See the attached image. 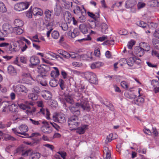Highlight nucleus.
<instances>
[{
  "label": "nucleus",
  "instance_id": "nucleus-34",
  "mask_svg": "<svg viewBox=\"0 0 159 159\" xmlns=\"http://www.w3.org/2000/svg\"><path fill=\"white\" fill-rule=\"evenodd\" d=\"M19 129L21 132L20 133L26 132L28 130V126L24 124H22L20 126Z\"/></svg>",
  "mask_w": 159,
  "mask_h": 159
},
{
  "label": "nucleus",
  "instance_id": "nucleus-63",
  "mask_svg": "<svg viewBox=\"0 0 159 159\" xmlns=\"http://www.w3.org/2000/svg\"><path fill=\"white\" fill-rule=\"evenodd\" d=\"M134 100L136 101L137 102H139L141 103H143L144 102V99L142 97H140V95H139L138 97V98H135L134 99Z\"/></svg>",
  "mask_w": 159,
  "mask_h": 159
},
{
  "label": "nucleus",
  "instance_id": "nucleus-62",
  "mask_svg": "<svg viewBox=\"0 0 159 159\" xmlns=\"http://www.w3.org/2000/svg\"><path fill=\"white\" fill-rule=\"evenodd\" d=\"M145 4L142 2H139L137 4V7L138 9H140L145 7Z\"/></svg>",
  "mask_w": 159,
  "mask_h": 159
},
{
  "label": "nucleus",
  "instance_id": "nucleus-48",
  "mask_svg": "<svg viewBox=\"0 0 159 159\" xmlns=\"http://www.w3.org/2000/svg\"><path fill=\"white\" fill-rule=\"evenodd\" d=\"M60 27L64 31H66L68 29V26L66 23H63L60 24Z\"/></svg>",
  "mask_w": 159,
  "mask_h": 159
},
{
  "label": "nucleus",
  "instance_id": "nucleus-59",
  "mask_svg": "<svg viewBox=\"0 0 159 159\" xmlns=\"http://www.w3.org/2000/svg\"><path fill=\"white\" fill-rule=\"evenodd\" d=\"M4 138L6 140H11L12 141H14L16 140V139L15 138L10 135H8L7 136H6Z\"/></svg>",
  "mask_w": 159,
  "mask_h": 159
},
{
  "label": "nucleus",
  "instance_id": "nucleus-32",
  "mask_svg": "<svg viewBox=\"0 0 159 159\" xmlns=\"http://www.w3.org/2000/svg\"><path fill=\"white\" fill-rule=\"evenodd\" d=\"M79 28L81 31L84 34L88 32V29L86 25L84 24H81L79 26Z\"/></svg>",
  "mask_w": 159,
  "mask_h": 159
},
{
  "label": "nucleus",
  "instance_id": "nucleus-17",
  "mask_svg": "<svg viewBox=\"0 0 159 159\" xmlns=\"http://www.w3.org/2000/svg\"><path fill=\"white\" fill-rule=\"evenodd\" d=\"M30 61L31 65L33 66H35L40 63L39 58L36 56H33L30 58Z\"/></svg>",
  "mask_w": 159,
  "mask_h": 159
},
{
  "label": "nucleus",
  "instance_id": "nucleus-36",
  "mask_svg": "<svg viewBox=\"0 0 159 159\" xmlns=\"http://www.w3.org/2000/svg\"><path fill=\"white\" fill-rule=\"evenodd\" d=\"M87 13L88 15L89 16L93 19H96L97 18L99 17L100 16L99 11L98 12L96 13V14H94L93 13L89 11Z\"/></svg>",
  "mask_w": 159,
  "mask_h": 159
},
{
  "label": "nucleus",
  "instance_id": "nucleus-61",
  "mask_svg": "<svg viewBox=\"0 0 159 159\" xmlns=\"http://www.w3.org/2000/svg\"><path fill=\"white\" fill-rule=\"evenodd\" d=\"M128 33V31L125 29H121L119 30V33L122 35H125Z\"/></svg>",
  "mask_w": 159,
  "mask_h": 159
},
{
  "label": "nucleus",
  "instance_id": "nucleus-19",
  "mask_svg": "<svg viewBox=\"0 0 159 159\" xmlns=\"http://www.w3.org/2000/svg\"><path fill=\"white\" fill-rule=\"evenodd\" d=\"M88 125H82L81 127H77L76 130V132L80 134H84L85 132V130L87 129L88 128Z\"/></svg>",
  "mask_w": 159,
  "mask_h": 159
},
{
  "label": "nucleus",
  "instance_id": "nucleus-37",
  "mask_svg": "<svg viewBox=\"0 0 159 159\" xmlns=\"http://www.w3.org/2000/svg\"><path fill=\"white\" fill-rule=\"evenodd\" d=\"M28 98L29 99L34 101L36 100L38 98V96L37 94L33 93L29 94Z\"/></svg>",
  "mask_w": 159,
  "mask_h": 159
},
{
  "label": "nucleus",
  "instance_id": "nucleus-60",
  "mask_svg": "<svg viewBox=\"0 0 159 159\" xmlns=\"http://www.w3.org/2000/svg\"><path fill=\"white\" fill-rule=\"evenodd\" d=\"M121 86L124 89H128L129 86L127 83L125 81H122L121 82Z\"/></svg>",
  "mask_w": 159,
  "mask_h": 159
},
{
  "label": "nucleus",
  "instance_id": "nucleus-26",
  "mask_svg": "<svg viewBox=\"0 0 159 159\" xmlns=\"http://www.w3.org/2000/svg\"><path fill=\"white\" fill-rule=\"evenodd\" d=\"M42 96L46 100H49L52 97L51 93L48 91H45L42 94Z\"/></svg>",
  "mask_w": 159,
  "mask_h": 159
},
{
  "label": "nucleus",
  "instance_id": "nucleus-47",
  "mask_svg": "<svg viewBox=\"0 0 159 159\" xmlns=\"http://www.w3.org/2000/svg\"><path fill=\"white\" fill-rule=\"evenodd\" d=\"M22 76L24 77L30 79L31 80H34V79L32 77L30 74L29 73H23L22 74Z\"/></svg>",
  "mask_w": 159,
  "mask_h": 159
},
{
  "label": "nucleus",
  "instance_id": "nucleus-55",
  "mask_svg": "<svg viewBox=\"0 0 159 159\" xmlns=\"http://www.w3.org/2000/svg\"><path fill=\"white\" fill-rule=\"evenodd\" d=\"M79 34V32L78 31L77 29H74L73 31L71 33V36L74 38L77 35Z\"/></svg>",
  "mask_w": 159,
  "mask_h": 159
},
{
  "label": "nucleus",
  "instance_id": "nucleus-10",
  "mask_svg": "<svg viewBox=\"0 0 159 159\" xmlns=\"http://www.w3.org/2000/svg\"><path fill=\"white\" fill-rule=\"evenodd\" d=\"M43 66H44V67L41 66L40 67L39 69V73L40 74V75L42 77L47 76V73L48 71V68L49 69L48 67L46 65L43 64Z\"/></svg>",
  "mask_w": 159,
  "mask_h": 159
},
{
  "label": "nucleus",
  "instance_id": "nucleus-21",
  "mask_svg": "<svg viewBox=\"0 0 159 159\" xmlns=\"http://www.w3.org/2000/svg\"><path fill=\"white\" fill-rule=\"evenodd\" d=\"M52 11L48 9H47L45 10L44 12V19L46 21L48 22L50 21L52 16Z\"/></svg>",
  "mask_w": 159,
  "mask_h": 159
},
{
  "label": "nucleus",
  "instance_id": "nucleus-50",
  "mask_svg": "<svg viewBox=\"0 0 159 159\" xmlns=\"http://www.w3.org/2000/svg\"><path fill=\"white\" fill-rule=\"evenodd\" d=\"M136 42L134 40H131L129 41L127 45L128 48L129 49L132 48L133 46L135 44Z\"/></svg>",
  "mask_w": 159,
  "mask_h": 159
},
{
  "label": "nucleus",
  "instance_id": "nucleus-6",
  "mask_svg": "<svg viewBox=\"0 0 159 159\" xmlns=\"http://www.w3.org/2000/svg\"><path fill=\"white\" fill-rule=\"evenodd\" d=\"M42 124H44V125L41 128V130L44 133L48 134L52 131V127L49 126V124L47 121L43 120L42 121Z\"/></svg>",
  "mask_w": 159,
  "mask_h": 159
},
{
  "label": "nucleus",
  "instance_id": "nucleus-52",
  "mask_svg": "<svg viewBox=\"0 0 159 159\" xmlns=\"http://www.w3.org/2000/svg\"><path fill=\"white\" fill-rule=\"evenodd\" d=\"M114 43V40H105L102 44L110 46L111 45H113Z\"/></svg>",
  "mask_w": 159,
  "mask_h": 159
},
{
  "label": "nucleus",
  "instance_id": "nucleus-7",
  "mask_svg": "<svg viewBox=\"0 0 159 159\" xmlns=\"http://www.w3.org/2000/svg\"><path fill=\"white\" fill-rule=\"evenodd\" d=\"M53 120L56 122L62 124L64 123L66 120L64 114L58 113L55 116H53Z\"/></svg>",
  "mask_w": 159,
  "mask_h": 159
},
{
  "label": "nucleus",
  "instance_id": "nucleus-54",
  "mask_svg": "<svg viewBox=\"0 0 159 159\" xmlns=\"http://www.w3.org/2000/svg\"><path fill=\"white\" fill-rule=\"evenodd\" d=\"M32 90L33 93L36 94L39 93L41 91L39 88L38 87H35L32 89Z\"/></svg>",
  "mask_w": 159,
  "mask_h": 159
},
{
  "label": "nucleus",
  "instance_id": "nucleus-25",
  "mask_svg": "<svg viewBox=\"0 0 159 159\" xmlns=\"http://www.w3.org/2000/svg\"><path fill=\"white\" fill-rule=\"evenodd\" d=\"M32 138V139L33 140L32 142L26 143L27 144L30 145L36 144L39 143L41 140V139L39 137H35Z\"/></svg>",
  "mask_w": 159,
  "mask_h": 159
},
{
  "label": "nucleus",
  "instance_id": "nucleus-11",
  "mask_svg": "<svg viewBox=\"0 0 159 159\" xmlns=\"http://www.w3.org/2000/svg\"><path fill=\"white\" fill-rule=\"evenodd\" d=\"M73 11L74 13L77 14H78L80 13L83 15L86 14V11L83 6H82V7L81 8L79 6H76Z\"/></svg>",
  "mask_w": 159,
  "mask_h": 159
},
{
  "label": "nucleus",
  "instance_id": "nucleus-22",
  "mask_svg": "<svg viewBox=\"0 0 159 159\" xmlns=\"http://www.w3.org/2000/svg\"><path fill=\"white\" fill-rule=\"evenodd\" d=\"M8 73L10 75L15 76L16 75V70L11 65H9L7 68Z\"/></svg>",
  "mask_w": 159,
  "mask_h": 159
},
{
  "label": "nucleus",
  "instance_id": "nucleus-45",
  "mask_svg": "<svg viewBox=\"0 0 159 159\" xmlns=\"http://www.w3.org/2000/svg\"><path fill=\"white\" fill-rule=\"evenodd\" d=\"M58 84V83L57 82V80L55 79L51 80L49 82L50 85L52 87H56Z\"/></svg>",
  "mask_w": 159,
  "mask_h": 159
},
{
  "label": "nucleus",
  "instance_id": "nucleus-42",
  "mask_svg": "<svg viewBox=\"0 0 159 159\" xmlns=\"http://www.w3.org/2000/svg\"><path fill=\"white\" fill-rule=\"evenodd\" d=\"M51 36L53 39H57L59 36V34L58 31L54 30L52 32Z\"/></svg>",
  "mask_w": 159,
  "mask_h": 159
},
{
  "label": "nucleus",
  "instance_id": "nucleus-27",
  "mask_svg": "<svg viewBox=\"0 0 159 159\" xmlns=\"http://www.w3.org/2000/svg\"><path fill=\"white\" fill-rule=\"evenodd\" d=\"M15 27H21L24 25V22L19 19H16L14 21Z\"/></svg>",
  "mask_w": 159,
  "mask_h": 159
},
{
  "label": "nucleus",
  "instance_id": "nucleus-49",
  "mask_svg": "<svg viewBox=\"0 0 159 159\" xmlns=\"http://www.w3.org/2000/svg\"><path fill=\"white\" fill-rule=\"evenodd\" d=\"M29 120L33 124L35 125H40L41 124H42V121L41 120H39V121H36L34 120L31 118H30Z\"/></svg>",
  "mask_w": 159,
  "mask_h": 159
},
{
  "label": "nucleus",
  "instance_id": "nucleus-40",
  "mask_svg": "<svg viewBox=\"0 0 159 159\" xmlns=\"http://www.w3.org/2000/svg\"><path fill=\"white\" fill-rule=\"evenodd\" d=\"M7 11V8L4 3L0 2V12L2 13H4L6 12Z\"/></svg>",
  "mask_w": 159,
  "mask_h": 159
},
{
  "label": "nucleus",
  "instance_id": "nucleus-18",
  "mask_svg": "<svg viewBox=\"0 0 159 159\" xmlns=\"http://www.w3.org/2000/svg\"><path fill=\"white\" fill-rule=\"evenodd\" d=\"M32 11L33 14L35 16H42L43 14L42 10L37 7L34 8Z\"/></svg>",
  "mask_w": 159,
  "mask_h": 159
},
{
  "label": "nucleus",
  "instance_id": "nucleus-44",
  "mask_svg": "<svg viewBox=\"0 0 159 159\" xmlns=\"http://www.w3.org/2000/svg\"><path fill=\"white\" fill-rule=\"evenodd\" d=\"M21 45H24V42L21 41H20V43H19L18 45H17V46L16 48H13V49L14 51L15 52L18 51L21 48Z\"/></svg>",
  "mask_w": 159,
  "mask_h": 159
},
{
  "label": "nucleus",
  "instance_id": "nucleus-28",
  "mask_svg": "<svg viewBox=\"0 0 159 159\" xmlns=\"http://www.w3.org/2000/svg\"><path fill=\"white\" fill-rule=\"evenodd\" d=\"M56 53H53L51 51H48L46 52L45 54V57L46 58L49 59H52L53 58L55 59L56 57Z\"/></svg>",
  "mask_w": 159,
  "mask_h": 159
},
{
  "label": "nucleus",
  "instance_id": "nucleus-12",
  "mask_svg": "<svg viewBox=\"0 0 159 159\" xmlns=\"http://www.w3.org/2000/svg\"><path fill=\"white\" fill-rule=\"evenodd\" d=\"M8 103L7 107H8L10 111L13 112H16L18 111V106L16 104L14 103H11V102H7Z\"/></svg>",
  "mask_w": 159,
  "mask_h": 159
},
{
  "label": "nucleus",
  "instance_id": "nucleus-1",
  "mask_svg": "<svg viewBox=\"0 0 159 159\" xmlns=\"http://www.w3.org/2000/svg\"><path fill=\"white\" fill-rule=\"evenodd\" d=\"M81 108L84 111H89L91 109L89 102L86 100L82 99L79 102L76 103L75 106L69 107L70 112L74 115L73 116H78L80 114V108Z\"/></svg>",
  "mask_w": 159,
  "mask_h": 159
},
{
  "label": "nucleus",
  "instance_id": "nucleus-58",
  "mask_svg": "<svg viewBox=\"0 0 159 159\" xmlns=\"http://www.w3.org/2000/svg\"><path fill=\"white\" fill-rule=\"evenodd\" d=\"M50 123L52 126L56 129L58 131L60 129V127L56 123L53 122H50Z\"/></svg>",
  "mask_w": 159,
  "mask_h": 159
},
{
  "label": "nucleus",
  "instance_id": "nucleus-20",
  "mask_svg": "<svg viewBox=\"0 0 159 159\" xmlns=\"http://www.w3.org/2000/svg\"><path fill=\"white\" fill-rule=\"evenodd\" d=\"M72 17L70 13L68 11H66L64 14V18L65 22L70 23L72 21Z\"/></svg>",
  "mask_w": 159,
  "mask_h": 159
},
{
  "label": "nucleus",
  "instance_id": "nucleus-43",
  "mask_svg": "<svg viewBox=\"0 0 159 159\" xmlns=\"http://www.w3.org/2000/svg\"><path fill=\"white\" fill-rule=\"evenodd\" d=\"M14 30L15 33L18 34H20L23 32V30L21 27H15Z\"/></svg>",
  "mask_w": 159,
  "mask_h": 159
},
{
  "label": "nucleus",
  "instance_id": "nucleus-38",
  "mask_svg": "<svg viewBox=\"0 0 159 159\" xmlns=\"http://www.w3.org/2000/svg\"><path fill=\"white\" fill-rule=\"evenodd\" d=\"M25 149L24 147L22 146H20L16 150V152H15L16 153H18L19 154H21V153L24 151Z\"/></svg>",
  "mask_w": 159,
  "mask_h": 159
},
{
  "label": "nucleus",
  "instance_id": "nucleus-41",
  "mask_svg": "<svg viewBox=\"0 0 159 159\" xmlns=\"http://www.w3.org/2000/svg\"><path fill=\"white\" fill-rule=\"evenodd\" d=\"M137 25L143 28L146 27L148 26H149V25H148L146 23H145L142 21H140L137 23Z\"/></svg>",
  "mask_w": 159,
  "mask_h": 159
},
{
  "label": "nucleus",
  "instance_id": "nucleus-30",
  "mask_svg": "<svg viewBox=\"0 0 159 159\" xmlns=\"http://www.w3.org/2000/svg\"><path fill=\"white\" fill-rule=\"evenodd\" d=\"M41 157V154L38 152H32L30 156V159H39Z\"/></svg>",
  "mask_w": 159,
  "mask_h": 159
},
{
  "label": "nucleus",
  "instance_id": "nucleus-33",
  "mask_svg": "<svg viewBox=\"0 0 159 159\" xmlns=\"http://www.w3.org/2000/svg\"><path fill=\"white\" fill-rule=\"evenodd\" d=\"M63 99H64L67 103L69 104H72L73 103V100L70 96L67 95H65V98H63Z\"/></svg>",
  "mask_w": 159,
  "mask_h": 159
},
{
  "label": "nucleus",
  "instance_id": "nucleus-16",
  "mask_svg": "<svg viewBox=\"0 0 159 159\" xmlns=\"http://www.w3.org/2000/svg\"><path fill=\"white\" fill-rule=\"evenodd\" d=\"M137 3L136 0H127L125 3L126 8H129L133 7Z\"/></svg>",
  "mask_w": 159,
  "mask_h": 159
},
{
  "label": "nucleus",
  "instance_id": "nucleus-46",
  "mask_svg": "<svg viewBox=\"0 0 159 159\" xmlns=\"http://www.w3.org/2000/svg\"><path fill=\"white\" fill-rule=\"evenodd\" d=\"M72 4L71 2H69L67 1H65L64 2V5L66 9H69L70 7H72Z\"/></svg>",
  "mask_w": 159,
  "mask_h": 159
},
{
  "label": "nucleus",
  "instance_id": "nucleus-53",
  "mask_svg": "<svg viewBox=\"0 0 159 159\" xmlns=\"http://www.w3.org/2000/svg\"><path fill=\"white\" fill-rule=\"evenodd\" d=\"M33 42V45L34 48L37 49H39L40 48V46L34 43H40L41 40H32Z\"/></svg>",
  "mask_w": 159,
  "mask_h": 159
},
{
  "label": "nucleus",
  "instance_id": "nucleus-57",
  "mask_svg": "<svg viewBox=\"0 0 159 159\" xmlns=\"http://www.w3.org/2000/svg\"><path fill=\"white\" fill-rule=\"evenodd\" d=\"M152 43L155 48L159 50V40H153Z\"/></svg>",
  "mask_w": 159,
  "mask_h": 159
},
{
  "label": "nucleus",
  "instance_id": "nucleus-39",
  "mask_svg": "<svg viewBox=\"0 0 159 159\" xmlns=\"http://www.w3.org/2000/svg\"><path fill=\"white\" fill-rule=\"evenodd\" d=\"M48 104L52 107H56L58 106L57 101L55 100H51L48 102Z\"/></svg>",
  "mask_w": 159,
  "mask_h": 159
},
{
  "label": "nucleus",
  "instance_id": "nucleus-14",
  "mask_svg": "<svg viewBox=\"0 0 159 159\" xmlns=\"http://www.w3.org/2000/svg\"><path fill=\"white\" fill-rule=\"evenodd\" d=\"M151 84L153 87V91L155 93L159 92V83L156 80H153L151 81Z\"/></svg>",
  "mask_w": 159,
  "mask_h": 159
},
{
  "label": "nucleus",
  "instance_id": "nucleus-9",
  "mask_svg": "<svg viewBox=\"0 0 159 159\" xmlns=\"http://www.w3.org/2000/svg\"><path fill=\"white\" fill-rule=\"evenodd\" d=\"M137 58V57L134 56L130 57L128 60L125 58H123L122 61L124 63L126 62L127 63L129 66L131 67L133 65Z\"/></svg>",
  "mask_w": 159,
  "mask_h": 159
},
{
  "label": "nucleus",
  "instance_id": "nucleus-23",
  "mask_svg": "<svg viewBox=\"0 0 159 159\" xmlns=\"http://www.w3.org/2000/svg\"><path fill=\"white\" fill-rule=\"evenodd\" d=\"M92 52L90 51L88 52L86 54L81 55H80V58L84 60H87L89 58L91 59L92 58Z\"/></svg>",
  "mask_w": 159,
  "mask_h": 159
},
{
  "label": "nucleus",
  "instance_id": "nucleus-2",
  "mask_svg": "<svg viewBox=\"0 0 159 159\" xmlns=\"http://www.w3.org/2000/svg\"><path fill=\"white\" fill-rule=\"evenodd\" d=\"M68 122L69 126L72 130L77 129L80 124V120L77 115L71 116L68 118Z\"/></svg>",
  "mask_w": 159,
  "mask_h": 159
},
{
  "label": "nucleus",
  "instance_id": "nucleus-51",
  "mask_svg": "<svg viewBox=\"0 0 159 159\" xmlns=\"http://www.w3.org/2000/svg\"><path fill=\"white\" fill-rule=\"evenodd\" d=\"M57 52L59 54L61 55L62 56L66 57V54H67L66 52L63 51L61 49H58L57 50Z\"/></svg>",
  "mask_w": 159,
  "mask_h": 159
},
{
  "label": "nucleus",
  "instance_id": "nucleus-35",
  "mask_svg": "<svg viewBox=\"0 0 159 159\" xmlns=\"http://www.w3.org/2000/svg\"><path fill=\"white\" fill-rule=\"evenodd\" d=\"M102 32L103 33H107L108 32V26L105 23H103L101 24Z\"/></svg>",
  "mask_w": 159,
  "mask_h": 159
},
{
  "label": "nucleus",
  "instance_id": "nucleus-24",
  "mask_svg": "<svg viewBox=\"0 0 159 159\" xmlns=\"http://www.w3.org/2000/svg\"><path fill=\"white\" fill-rule=\"evenodd\" d=\"M3 30L7 34L10 32L11 30L12 29L11 26L9 24L6 23L3 24L2 26Z\"/></svg>",
  "mask_w": 159,
  "mask_h": 159
},
{
  "label": "nucleus",
  "instance_id": "nucleus-64",
  "mask_svg": "<svg viewBox=\"0 0 159 159\" xmlns=\"http://www.w3.org/2000/svg\"><path fill=\"white\" fill-rule=\"evenodd\" d=\"M20 61L23 63H26L27 59L26 57L24 56H22L20 57Z\"/></svg>",
  "mask_w": 159,
  "mask_h": 159
},
{
  "label": "nucleus",
  "instance_id": "nucleus-56",
  "mask_svg": "<svg viewBox=\"0 0 159 159\" xmlns=\"http://www.w3.org/2000/svg\"><path fill=\"white\" fill-rule=\"evenodd\" d=\"M77 96L79 97V98L78 100V102H79L80 100L82 99H83V100H85V99L83 97V95L82 93H80L78 91L77 94Z\"/></svg>",
  "mask_w": 159,
  "mask_h": 159
},
{
  "label": "nucleus",
  "instance_id": "nucleus-5",
  "mask_svg": "<svg viewBox=\"0 0 159 159\" xmlns=\"http://www.w3.org/2000/svg\"><path fill=\"white\" fill-rule=\"evenodd\" d=\"M84 77L90 83L95 84H98V79L96 75L91 72H86L84 73Z\"/></svg>",
  "mask_w": 159,
  "mask_h": 159
},
{
  "label": "nucleus",
  "instance_id": "nucleus-31",
  "mask_svg": "<svg viewBox=\"0 0 159 159\" xmlns=\"http://www.w3.org/2000/svg\"><path fill=\"white\" fill-rule=\"evenodd\" d=\"M37 104L38 107H42L39 113H41L42 114L44 115L45 111V109L43 108V102L42 101H38L37 102Z\"/></svg>",
  "mask_w": 159,
  "mask_h": 159
},
{
  "label": "nucleus",
  "instance_id": "nucleus-8",
  "mask_svg": "<svg viewBox=\"0 0 159 159\" xmlns=\"http://www.w3.org/2000/svg\"><path fill=\"white\" fill-rule=\"evenodd\" d=\"M144 53V49L140 46L135 47L133 53L138 56L141 57Z\"/></svg>",
  "mask_w": 159,
  "mask_h": 159
},
{
  "label": "nucleus",
  "instance_id": "nucleus-13",
  "mask_svg": "<svg viewBox=\"0 0 159 159\" xmlns=\"http://www.w3.org/2000/svg\"><path fill=\"white\" fill-rule=\"evenodd\" d=\"M15 91L17 94L20 95L21 93H27L28 92V90L25 86L21 85L17 87L15 89Z\"/></svg>",
  "mask_w": 159,
  "mask_h": 159
},
{
  "label": "nucleus",
  "instance_id": "nucleus-3",
  "mask_svg": "<svg viewBox=\"0 0 159 159\" xmlns=\"http://www.w3.org/2000/svg\"><path fill=\"white\" fill-rule=\"evenodd\" d=\"M30 2L25 1L17 2L14 6V9L17 12L22 11L27 9L30 4Z\"/></svg>",
  "mask_w": 159,
  "mask_h": 159
},
{
  "label": "nucleus",
  "instance_id": "nucleus-15",
  "mask_svg": "<svg viewBox=\"0 0 159 159\" xmlns=\"http://www.w3.org/2000/svg\"><path fill=\"white\" fill-rule=\"evenodd\" d=\"M19 134L23 135L24 136L20 135L19 136L23 138H31L35 137H39L41 136V134L39 133H32L30 136H29L28 134L26 133L25 132L19 133Z\"/></svg>",
  "mask_w": 159,
  "mask_h": 159
},
{
  "label": "nucleus",
  "instance_id": "nucleus-29",
  "mask_svg": "<svg viewBox=\"0 0 159 159\" xmlns=\"http://www.w3.org/2000/svg\"><path fill=\"white\" fill-rule=\"evenodd\" d=\"M61 11V7L57 5V3L54 8V14L57 16H58L60 15Z\"/></svg>",
  "mask_w": 159,
  "mask_h": 159
},
{
  "label": "nucleus",
  "instance_id": "nucleus-4",
  "mask_svg": "<svg viewBox=\"0 0 159 159\" xmlns=\"http://www.w3.org/2000/svg\"><path fill=\"white\" fill-rule=\"evenodd\" d=\"M34 102L29 101H25L24 104L20 105V108L23 109L25 110L26 109H28V110H26L27 113L28 114H31L34 112L36 111V108L33 107L32 109L31 110V107H32L34 104Z\"/></svg>",
  "mask_w": 159,
  "mask_h": 159
}]
</instances>
